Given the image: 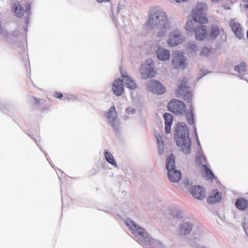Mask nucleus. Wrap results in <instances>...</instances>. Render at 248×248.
<instances>
[{
    "label": "nucleus",
    "instance_id": "79ce46f5",
    "mask_svg": "<svg viewBox=\"0 0 248 248\" xmlns=\"http://www.w3.org/2000/svg\"><path fill=\"white\" fill-rule=\"evenodd\" d=\"M31 101L34 102V103L36 104H38L39 105H40L41 104H43L44 103V102L46 101L45 100L41 99H38L36 97L34 96L31 97Z\"/></svg>",
    "mask_w": 248,
    "mask_h": 248
},
{
    "label": "nucleus",
    "instance_id": "c9c22d12",
    "mask_svg": "<svg viewBox=\"0 0 248 248\" xmlns=\"http://www.w3.org/2000/svg\"><path fill=\"white\" fill-rule=\"evenodd\" d=\"M172 114L166 112L163 114V118L165 121V124H172L173 120Z\"/></svg>",
    "mask_w": 248,
    "mask_h": 248
},
{
    "label": "nucleus",
    "instance_id": "f3484780",
    "mask_svg": "<svg viewBox=\"0 0 248 248\" xmlns=\"http://www.w3.org/2000/svg\"><path fill=\"white\" fill-rule=\"evenodd\" d=\"M229 25L236 37L239 39L244 37V32L240 24L231 20L229 22Z\"/></svg>",
    "mask_w": 248,
    "mask_h": 248
},
{
    "label": "nucleus",
    "instance_id": "72a5a7b5",
    "mask_svg": "<svg viewBox=\"0 0 248 248\" xmlns=\"http://www.w3.org/2000/svg\"><path fill=\"white\" fill-rule=\"evenodd\" d=\"M234 70L239 74H242L246 71V64L244 62L239 63V64L235 65Z\"/></svg>",
    "mask_w": 248,
    "mask_h": 248
},
{
    "label": "nucleus",
    "instance_id": "a19ab883",
    "mask_svg": "<svg viewBox=\"0 0 248 248\" xmlns=\"http://www.w3.org/2000/svg\"><path fill=\"white\" fill-rule=\"evenodd\" d=\"M155 136L156 139V141L157 142V143L158 144V145H159V144H160V142H161L162 144V147L163 148L164 147V141H163L162 137L160 135V134L159 133H156L155 134Z\"/></svg>",
    "mask_w": 248,
    "mask_h": 248
},
{
    "label": "nucleus",
    "instance_id": "9d476101",
    "mask_svg": "<svg viewBox=\"0 0 248 248\" xmlns=\"http://www.w3.org/2000/svg\"><path fill=\"white\" fill-rule=\"evenodd\" d=\"M146 87L148 91L158 95L164 94L166 90L165 86L156 80H148L146 82Z\"/></svg>",
    "mask_w": 248,
    "mask_h": 248
},
{
    "label": "nucleus",
    "instance_id": "8fccbe9b",
    "mask_svg": "<svg viewBox=\"0 0 248 248\" xmlns=\"http://www.w3.org/2000/svg\"><path fill=\"white\" fill-rule=\"evenodd\" d=\"M1 23L0 22V35L2 36H6L7 35V31L4 29L1 28Z\"/></svg>",
    "mask_w": 248,
    "mask_h": 248
},
{
    "label": "nucleus",
    "instance_id": "a211bd4d",
    "mask_svg": "<svg viewBox=\"0 0 248 248\" xmlns=\"http://www.w3.org/2000/svg\"><path fill=\"white\" fill-rule=\"evenodd\" d=\"M156 56L158 60L165 62L170 59V51L166 49L159 46L155 51Z\"/></svg>",
    "mask_w": 248,
    "mask_h": 248
},
{
    "label": "nucleus",
    "instance_id": "09e8293b",
    "mask_svg": "<svg viewBox=\"0 0 248 248\" xmlns=\"http://www.w3.org/2000/svg\"><path fill=\"white\" fill-rule=\"evenodd\" d=\"M165 130L167 134H169L170 132L171 127L172 124H165Z\"/></svg>",
    "mask_w": 248,
    "mask_h": 248
},
{
    "label": "nucleus",
    "instance_id": "2f4dec72",
    "mask_svg": "<svg viewBox=\"0 0 248 248\" xmlns=\"http://www.w3.org/2000/svg\"><path fill=\"white\" fill-rule=\"evenodd\" d=\"M202 167L205 170L206 177H207L208 179L213 181L214 179L216 178V177L212 170L208 168L207 165L206 164H202Z\"/></svg>",
    "mask_w": 248,
    "mask_h": 248
},
{
    "label": "nucleus",
    "instance_id": "c85d7f7f",
    "mask_svg": "<svg viewBox=\"0 0 248 248\" xmlns=\"http://www.w3.org/2000/svg\"><path fill=\"white\" fill-rule=\"evenodd\" d=\"M188 85H187L186 82H182L178 86V89L176 91V95L177 97H180L187 92L189 89Z\"/></svg>",
    "mask_w": 248,
    "mask_h": 248
},
{
    "label": "nucleus",
    "instance_id": "5fc2aeb1",
    "mask_svg": "<svg viewBox=\"0 0 248 248\" xmlns=\"http://www.w3.org/2000/svg\"><path fill=\"white\" fill-rule=\"evenodd\" d=\"M39 109H40L42 111H50V109H49L48 107H40Z\"/></svg>",
    "mask_w": 248,
    "mask_h": 248
},
{
    "label": "nucleus",
    "instance_id": "aec40b11",
    "mask_svg": "<svg viewBox=\"0 0 248 248\" xmlns=\"http://www.w3.org/2000/svg\"><path fill=\"white\" fill-rule=\"evenodd\" d=\"M168 177L171 182L177 183L182 178L181 171L176 169L168 170Z\"/></svg>",
    "mask_w": 248,
    "mask_h": 248
},
{
    "label": "nucleus",
    "instance_id": "7ed1b4c3",
    "mask_svg": "<svg viewBox=\"0 0 248 248\" xmlns=\"http://www.w3.org/2000/svg\"><path fill=\"white\" fill-rule=\"evenodd\" d=\"M173 138L177 146L183 153L186 155L190 153L191 141L189 129L185 123H178L175 129Z\"/></svg>",
    "mask_w": 248,
    "mask_h": 248
},
{
    "label": "nucleus",
    "instance_id": "de8ad7c7",
    "mask_svg": "<svg viewBox=\"0 0 248 248\" xmlns=\"http://www.w3.org/2000/svg\"><path fill=\"white\" fill-rule=\"evenodd\" d=\"M242 228H243L246 235L248 237V223L244 222L242 224Z\"/></svg>",
    "mask_w": 248,
    "mask_h": 248
},
{
    "label": "nucleus",
    "instance_id": "4d7b16f0",
    "mask_svg": "<svg viewBox=\"0 0 248 248\" xmlns=\"http://www.w3.org/2000/svg\"><path fill=\"white\" fill-rule=\"evenodd\" d=\"M111 13H112V16L113 17V20L114 21V22L116 23V24H117V23H116V21H115V20L114 19V16L112 8H111Z\"/></svg>",
    "mask_w": 248,
    "mask_h": 248
},
{
    "label": "nucleus",
    "instance_id": "c03bdc74",
    "mask_svg": "<svg viewBox=\"0 0 248 248\" xmlns=\"http://www.w3.org/2000/svg\"><path fill=\"white\" fill-rule=\"evenodd\" d=\"M211 71H208L206 69H202L200 71L201 76L198 77V80L201 79L202 77L205 76L208 73H212Z\"/></svg>",
    "mask_w": 248,
    "mask_h": 248
},
{
    "label": "nucleus",
    "instance_id": "5701e85b",
    "mask_svg": "<svg viewBox=\"0 0 248 248\" xmlns=\"http://www.w3.org/2000/svg\"><path fill=\"white\" fill-rule=\"evenodd\" d=\"M169 209V213L173 218L180 219L184 217L183 212L180 207L172 206L170 207Z\"/></svg>",
    "mask_w": 248,
    "mask_h": 248
},
{
    "label": "nucleus",
    "instance_id": "2eb2a0df",
    "mask_svg": "<svg viewBox=\"0 0 248 248\" xmlns=\"http://www.w3.org/2000/svg\"><path fill=\"white\" fill-rule=\"evenodd\" d=\"M203 24H200L194 28L193 31L197 40L202 41L207 35L206 26Z\"/></svg>",
    "mask_w": 248,
    "mask_h": 248
},
{
    "label": "nucleus",
    "instance_id": "f03ea898",
    "mask_svg": "<svg viewBox=\"0 0 248 248\" xmlns=\"http://www.w3.org/2000/svg\"><path fill=\"white\" fill-rule=\"evenodd\" d=\"M146 25L153 27L156 26L160 30L157 33V37L160 39L167 35L170 28L165 13L159 7L152 8L150 10L149 19Z\"/></svg>",
    "mask_w": 248,
    "mask_h": 248
},
{
    "label": "nucleus",
    "instance_id": "39448f33",
    "mask_svg": "<svg viewBox=\"0 0 248 248\" xmlns=\"http://www.w3.org/2000/svg\"><path fill=\"white\" fill-rule=\"evenodd\" d=\"M140 74L143 79L154 77L156 75L154 61L152 59L147 60L139 69Z\"/></svg>",
    "mask_w": 248,
    "mask_h": 248
},
{
    "label": "nucleus",
    "instance_id": "412c9836",
    "mask_svg": "<svg viewBox=\"0 0 248 248\" xmlns=\"http://www.w3.org/2000/svg\"><path fill=\"white\" fill-rule=\"evenodd\" d=\"M123 79V83H124L125 86L131 90H134L137 88V84L135 80L127 75V74H122Z\"/></svg>",
    "mask_w": 248,
    "mask_h": 248
},
{
    "label": "nucleus",
    "instance_id": "58836bf2",
    "mask_svg": "<svg viewBox=\"0 0 248 248\" xmlns=\"http://www.w3.org/2000/svg\"><path fill=\"white\" fill-rule=\"evenodd\" d=\"M187 48L189 51L193 52H196L197 51V45L192 42H190L188 44Z\"/></svg>",
    "mask_w": 248,
    "mask_h": 248
},
{
    "label": "nucleus",
    "instance_id": "6e6552de",
    "mask_svg": "<svg viewBox=\"0 0 248 248\" xmlns=\"http://www.w3.org/2000/svg\"><path fill=\"white\" fill-rule=\"evenodd\" d=\"M196 8V11L192 14L193 21L199 24H206L208 22V19L203 16V12L207 9V4L204 2L198 3Z\"/></svg>",
    "mask_w": 248,
    "mask_h": 248
},
{
    "label": "nucleus",
    "instance_id": "a18cd8bd",
    "mask_svg": "<svg viewBox=\"0 0 248 248\" xmlns=\"http://www.w3.org/2000/svg\"><path fill=\"white\" fill-rule=\"evenodd\" d=\"M125 112L127 114H133L136 112V109L134 108L127 107Z\"/></svg>",
    "mask_w": 248,
    "mask_h": 248
},
{
    "label": "nucleus",
    "instance_id": "ea45409f",
    "mask_svg": "<svg viewBox=\"0 0 248 248\" xmlns=\"http://www.w3.org/2000/svg\"><path fill=\"white\" fill-rule=\"evenodd\" d=\"M9 105L8 103L0 101V111H8Z\"/></svg>",
    "mask_w": 248,
    "mask_h": 248
},
{
    "label": "nucleus",
    "instance_id": "dca6fc26",
    "mask_svg": "<svg viewBox=\"0 0 248 248\" xmlns=\"http://www.w3.org/2000/svg\"><path fill=\"white\" fill-rule=\"evenodd\" d=\"M123 79L119 78L115 79L112 85L113 93L116 96H121L124 92Z\"/></svg>",
    "mask_w": 248,
    "mask_h": 248
},
{
    "label": "nucleus",
    "instance_id": "20e7f679",
    "mask_svg": "<svg viewBox=\"0 0 248 248\" xmlns=\"http://www.w3.org/2000/svg\"><path fill=\"white\" fill-rule=\"evenodd\" d=\"M182 185L189 189V193L195 199L201 200L204 197L205 191L203 187L199 185L192 186V182H190L187 178L183 180Z\"/></svg>",
    "mask_w": 248,
    "mask_h": 248
},
{
    "label": "nucleus",
    "instance_id": "7c9ffc66",
    "mask_svg": "<svg viewBox=\"0 0 248 248\" xmlns=\"http://www.w3.org/2000/svg\"><path fill=\"white\" fill-rule=\"evenodd\" d=\"M220 32V29L216 25H213L211 27L210 38L215 39L219 35Z\"/></svg>",
    "mask_w": 248,
    "mask_h": 248
},
{
    "label": "nucleus",
    "instance_id": "4c0bfd02",
    "mask_svg": "<svg viewBox=\"0 0 248 248\" xmlns=\"http://www.w3.org/2000/svg\"><path fill=\"white\" fill-rule=\"evenodd\" d=\"M210 48L207 46H204L202 48L200 54L202 56H208L210 55Z\"/></svg>",
    "mask_w": 248,
    "mask_h": 248
},
{
    "label": "nucleus",
    "instance_id": "864d4df0",
    "mask_svg": "<svg viewBox=\"0 0 248 248\" xmlns=\"http://www.w3.org/2000/svg\"><path fill=\"white\" fill-rule=\"evenodd\" d=\"M124 6H125L124 4L119 3L118 5V10H117L118 12H120L122 9H124Z\"/></svg>",
    "mask_w": 248,
    "mask_h": 248
},
{
    "label": "nucleus",
    "instance_id": "bb28decb",
    "mask_svg": "<svg viewBox=\"0 0 248 248\" xmlns=\"http://www.w3.org/2000/svg\"><path fill=\"white\" fill-rule=\"evenodd\" d=\"M235 205L239 210H245L248 206V201L244 198H241L236 199Z\"/></svg>",
    "mask_w": 248,
    "mask_h": 248
},
{
    "label": "nucleus",
    "instance_id": "37998d69",
    "mask_svg": "<svg viewBox=\"0 0 248 248\" xmlns=\"http://www.w3.org/2000/svg\"><path fill=\"white\" fill-rule=\"evenodd\" d=\"M78 98L77 96L73 95H68L67 96H65L63 100L64 101H70L73 100H76Z\"/></svg>",
    "mask_w": 248,
    "mask_h": 248
},
{
    "label": "nucleus",
    "instance_id": "1a4fd4ad",
    "mask_svg": "<svg viewBox=\"0 0 248 248\" xmlns=\"http://www.w3.org/2000/svg\"><path fill=\"white\" fill-rule=\"evenodd\" d=\"M171 65L175 69L185 70L188 65L187 59L179 51L174 52L171 58Z\"/></svg>",
    "mask_w": 248,
    "mask_h": 248
},
{
    "label": "nucleus",
    "instance_id": "4468645a",
    "mask_svg": "<svg viewBox=\"0 0 248 248\" xmlns=\"http://www.w3.org/2000/svg\"><path fill=\"white\" fill-rule=\"evenodd\" d=\"M183 41L180 31L175 30L170 32L167 40V44L170 46H174L180 44Z\"/></svg>",
    "mask_w": 248,
    "mask_h": 248
},
{
    "label": "nucleus",
    "instance_id": "393cba45",
    "mask_svg": "<svg viewBox=\"0 0 248 248\" xmlns=\"http://www.w3.org/2000/svg\"><path fill=\"white\" fill-rule=\"evenodd\" d=\"M13 10L15 15L18 18L22 17L25 12L23 7L18 2L15 3L13 6Z\"/></svg>",
    "mask_w": 248,
    "mask_h": 248
},
{
    "label": "nucleus",
    "instance_id": "6ab92c4d",
    "mask_svg": "<svg viewBox=\"0 0 248 248\" xmlns=\"http://www.w3.org/2000/svg\"><path fill=\"white\" fill-rule=\"evenodd\" d=\"M222 199L221 193L219 192L217 189L212 190L211 194L207 199V202L209 204H214L219 202Z\"/></svg>",
    "mask_w": 248,
    "mask_h": 248
},
{
    "label": "nucleus",
    "instance_id": "13d9d810",
    "mask_svg": "<svg viewBox=\"0 0 248 248\" xmlns=\"http://www.w3.org/2000/svg\"><path fill=\"white\" fill-rule=\"evenodd\" d=\"M124 119L125 120H127L128 119V116H124Z\"/></svg>",
    "mask_w": 248,
    "mask_h": 248
},
{
    "label": "nucleus",
    "instance_id": "3c124183",
    "mask_svg": "<svg viewBox=\"0 0 248 248\" xmlns=\"http://www.w3.org/2000/svg\"><path fill=\"white\" fill-rule=\"evenodd\" d=\"M54 96L58 99H61L63 97V94L60 92H55L54 94Z\"/></svg>",
    "mask_w": 248,
    "mask_h": 248
},
{
    "label": "nucleus",
    "instance_id": "4be33fe9",
    "mask_svg": "<svg viewBox=\"0 0 248 248\" xmlns=\"http://www.w3.org/2000/svg\"><path fill=\"white\" fill-rule=\"evenodd\" d=\"M189 109L185 110L184 113L186 121L189 124H195V115L194 113V107L191 106L188 107Z\"/></svg>",
    "mask_w": 248,
    "mask_h": 248
},
{
    "label": "nucleus",
    "instance_id": "0eeeda50",
    "mask_svg": "<svg viewBox=\"0 0 248 248\" xmlns=\"http://www.w3.org/2000/svg\"><path fill=\"white\" fill-rule=\"evenodd\" d=\"M104 115L108 123L112 127L115 133L118 134L120 132V122L117 118L115 107L112 106L110 107L108 111L106 112Z\"/></svg>",
    "mask_w": 248,
    "mask_h": 248
},
{
    "label": "nucleus",
    "instance_id": "f704fd0d",
    "mask_svg": "<svg viewBox=\"0 0 248 248\" xmlns=\"http://www.w3.org/2000/svg\"><path fill=\"white\" fill-rule=\"evenodd\" d=\"M27 135H29V136L30 137H31V139L34 140V141L36 143L37 146L39 148V149H40V150H41V151H42V152L44 154L45 156H46V158L47 160L49 162V163L50 164V165L52 167H53L54 168V167H53V164H52V162H51V161L49 159V156H48V155H47V153H46V151H44V150L42 149V148H41V147L40 146V144L38 143V141H37V140L35 138H33V137H32L31 134H27Z\"/></svg>",
    "mask_w": 248,
    "mask_h": 248
},
{
    "label": "nucleus",
    "instance_id": "a878e982",
    "mask_svg": "<svg viewBox=\"0 0 248 248\" xmlns=\"http://www.w3.org/2000/svg\"><path fill=\"white\" fill-rule=\"evenodd\" d=\"M166 168L167 170L176 169L175 157L171 154L166 159Z\"/></svg>",
    "mask_w": 248,
    "mask_h": 248
},
{
    "label": "nucleus",
    "instance_id": "49530a36",
    "mask_svg": "<svg viewBox=\"0 0 248 248\" xmlns=\"http://www.w3.org/2000/svg\"><path fill=\"white\" fill-rule=\"evenodd\" d=\"M192 125H193V131H194V135H195L196 142L198 144V146H200V141L199 140V138H198V134H197V129H196V127L195 125V124Z\"/></svg>",
    "mask_w": 248,
    "mask_h": 248
},
{
    "label": "nucleus",
    "instance_id": "b1692460",
    "mask_svg": "<svg viewBox=\"0 0 248 248\" xmlns=\"http://www.w3.org/2000/svg\"><path fill=\"white\" fill-rule=\"evenodd\" d=\"M199 147V149L197 151V154L196 155L195 163L197 166H202V160H203V161L206 163L207 160L203 154L201 145H200V146Z\"/></svg>",
    "mask_w": 248,
    "mask_h": 248
},
{
    "label": "nucleus",
    "instance_id": "603ef678",
    "mask_svg": "<svg viewBox=\"0 0 248 248\" xmlns=\"http://www.w3.org/2000/svg\"><path fill=\"white\" fill-rule=\"evenodd\" d=\"M158 153L159 155H162L163 152H164V150H163V148L164 147L162 148V144H159L158 145Z\"/></svg>",
    "mask_w": 248,
    "mask_h": 248
},
{
    "label": "nucleus",
    "instance_id": "cd10ccee",
    "mask_svg": "<svg viewBox=\"0 0 248 248\" xmlns=\"http://www.w3.org/2000/svg\"><path fill=\"white\" fill-rule=\"evenodd\" d=\"M26 8V12L27 15L25 16L24 18V21L25 23V26L24 27V32L26 34L28 31V25L30 23V16L31 15V5L30 4H27L25 5Z\"/></svg>",
    "mask_w": 248,
    "mask_h": 248
},
{
    "label": "nucleus",
    "instance_id": "e433bc0d",
    "mask_svg": "<svg viewBox=\"0 0 248 248\" xmlns=\"http://www.w3.org/2000/svg\"><path fill=\"white\" fill-rule=\"evenodd\" d=\"M193 26V22L191 20H189L186 22L185 26V29L187 31L191 32H193L194 30Z\"/></svg>",
    "mask_w": 248,
    "mask_h": 248
},
{
    "label": "nucleus",
    "instance_id": "423d86ee",
    "mask_svg": "<svg viewBox=\"0 0 248 248\" xmlns=\"http://www.w3.org/2000/svg\"><path fill=\"white\" fill-rule=\"evenodd\" d=\"M168 110L177 116L184 115L186 107L182 101L176 99L170 100L167 105Z\"/></svg>",
    "mask_w": 248,
    "mask_h": 248
},
{
    "label": "nucleus",
    "instance_id": "f8f14e48",
    "mask_svg": "<svg viewBox=\"0 0 248 248\" xmlns=\"http://www.w3.org/2000/svg\"><path fill=\"white\" fill-rule=\"evenodd\" d=\"M203 237V232L201 229L193 231V237L190 240L189 244L193 248H207L203 246L199 245Z\"/></svg>",
    "mask_w": 248,
    "mask_h": 248
},
{
    "label": "nucleus",
    "instance_id": "6e6d98bb",
    "mask_svg": "<svg viewBox=\"0 0 248 248\" xmlns=\"http://www.w3.org/2000/svg\"><path fill=\"white\" fill-rule=\"evenodd\" d=\"M96 1L99 3H105L110 1V0H96Z\"/></svg>",
    "mask_w": 248,
    "mask_h": 248
},
{
    "label": "nucleus",
    "instance_id": "f257e3e1",
    "mask_svg": "<svg viewBox=\"0 0 248 248\" xmlns=\"http://www.w3.org/2000/svg\"><path fill=\"white\" fill-rule=\"evenodd\" d=\"M135 239L144 248H166L160 241L151 237L146 230L130 218L124 220Z\"/></svg>",
    "mask_w": 248,
    "mask_h": 248
},
{
    "label": "nucleus",
    "instance_id": "c756f323",
    "mask_svg": "<svg viewBox=\"0 0 248 248\" xmlns=\"http://www.w3.org/2000/svg\"><path fill=\"white\" fill-rule=\"evenodd\" d=\"M104 154L106 161L109 164L114 166L115 167H117V164L110 152L107 150H105L104 151Z\"/></svg>",
    "mask_w": 248,
    "mask_h": 248
},
{
    "label": "nucleus",
    "instance_id": "473e14b6",
    "mask_svg": "<svg viewBox=\"0 0 248 248\" xmlns=\"http://www.w3.org/2000/svg\"><path fill=\"white\" fill-rule=\"evenodd\" d=\"M183 98L184 100L186 101L188 107H191L192 105V93L190 91H187L186 93L183 94Z\"/></svg>",
    "mask_w": 248,
    "mask_h": 248
},
{
    "label": "nucleus",
    "instance_id": "ddd939ff",
    "mask_svg": "<svg viewBox=\"0 0 248 248\" xmlns=\"http://www.w3.org/2000/svg\"><path fill=\"white\" fill-rule=\"evenodd\" d=\"M193 221L191 219H184L179 227V232L181 235H187L190 233L193 229Z\"/></svg>",
    "mask_w": 248,
    "mask_h": 248
},
{
    "label": "nucleus",
    "instance_id": "bf43d9fd",
    "mask_svg": "<svg viewBox=\"0 0 248 248\" xmlns=\"http://www.w3.org/2000/svg\"><path fill=\"white\" fill-rule=\"evenodd\" d=\"M230 9V7H227V9Z\"/></svg>",
    "mask_w": 248,
    "mask_h": 248
},
{
    "label": "nucleus",
    "instance_id": "9b49d317",
    "mask_svg": "<svg viewBox=\"0 0 248 248\" xmlns=\"http://www.w3.org/2000/svg\"><path fill=\"white\" fill-rule=\"evenodd\" d=\"M15 48L18 51L19 55L22 61L24 62L25 66L28 71V66L29 67L30 72H31V67L28 55V51L25 46V42L21 41L15 42L14 44Z\"/></svg>",
    "mask_w": 248,
    "mask_h": 248
}]
</instances>
